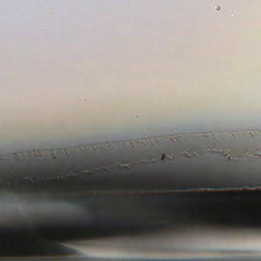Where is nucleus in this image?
Wrapping results in <instances>:
<instances>
[{
  "instance_id": "obj_19",
  "label": "nucleus",
  "mask_w": 261,
  "mask_h": 261,
  "mask_svg": "<svg viewBox=\"0 0 261 261\" xmlns=\"http://www.w3.org/2000/svg\"><path fill=\"white\" fill-rule=\"evenodd\" d=\"M96 200H97V201H100L101 199L98 198V199H96Z\"/></svg>"
},
{
  "instance_id": "obj_13",
  "label": "nucleus",
  "mask_w": 261,
  "mask_h": 261,
  "mask_svg": "<svg viewBox=\"0 0 261 261\" xmlns=\"http://www.w3.org/2000/svg\"><path fill=\"white\" fill-rule=\"evenodd\" d=\"M23 228L25 230H30L32 229V227L30 226H25Z\"/></svg>"
},
{
  "instance_id": "obj_2",
  "label": "nucleus",
  "mask_w": 261,
  "mask_h": 261,
  "mask_svg": "<svg viewBox=\"0 0 261 261\" xmlns=\"http://www.w3.org/2000/svg\"><path fill=\"white\" fill-rule=\"evenodd\" d=\"M168 213V212L166 210L160 211V215L161 220L154 221L151 224L150 227L155 234H159L162 229L168 228L170 225L168 221L164 220L167 217Z\"/></svg>"
},
{
  "instance_id": "obj_9",
  "label": "nucleus",
  "mask_w": 261,
  "mask_h": 261,
  "mask_svg": "<svg viewBox=\"0 0 261 261\" xmlns=\"http://www.w3.org/2000/svg\"><path fill=\"white\" fill-rule=\"evenodd\" d=\"M176 189L179 190V171L177 169L176 171Z\"/></svg>"
},
{
  "instance_id": "obj_11",
  "label": "nucleus",
  "mask_w": 261,
  "mask_h": 261,
  "mask_svg": "<svg viewBox=\"0 0 261 261\" xmlns=\"http://www.w3.org/2000/svg\"><path fill=\"white\" fill-rule=\"evenodd\" d=\"M0 230H3L6 232H11L14 230V228L12 227H5V228H1Z\"/></svg>"
},
{
  "instance_id": "obj_12",
  "label": "nucleus",
  "mask_w": 261,
  "mask_h": 261,
  "mask_svg": "<svg viewBox=\"0 0 261 261\" xmlns=\"http://www.w3.org/2000/svg\"><path fill=\"white\" fill-rule=\"evenodd\" d=\"M77 238L80 240H85L87 239V236L85 235L80 236Z\"/></svg>"
},
{
  "instance_id": "obj_20",
  "label": "nucleus",
  "mask_w": 261,
  "mask_h": 261,
  "mask_svg": "<svg viewBox=\"0 0 261 261\" xmlns=\"http://www.w3.org/2000/svg\"><path fill=\"white\" fill-rule=\"evenodd\" d=\"M217 9L218 10H219V9H220V7H219V6H218V7H217Z\"/></svg>"
},
{
  "instance_id": "obj_14",
  "label": "nucleus",
  "mask_w": 261,
  "mask_h": 261,
  "mask_svg": "<svg viewBox=\"0 0 261 261\" xmlns=\"http://www.w3.org/2000/svg\"><path fill=\"white\" fill-rule=\"evenodd\" d=\"M160 186L163 188H160L159 189L165 190V187H166V185L165 184H160Z\"/></svg>"
},
{
  "instance_id": "obj_4",
  "label": "nucleus",
  "mask_w": 261,
  "mask_h": 261,
  "mask_svg": "<svg viewBox=\"0 0 261 261\" xmlns=\"http://www.w3.org/2000/svg\"><path fill=\"white\" fill-rule=\"evenodd\" d=\"M230 194L236 195L241 198L246 200L261 199V190L229 192Z\"/></svg>"
},
{
  "instance_id": "obj_1",
  "label": "nucleus",
  "mask_w": 261,
  "mask_h": 261,
  "mask_svg": "<svg viewBox=\"0 0 261 261\" xmlns=\"http://www.w3.org/2000/svg\"><path fill=\"white\" fill-rule=\"evenodd\" d=\"M181 168V166H180ZM261 187V179L254 178H240L232 177H224L216 178L215 180L204 181L201 176H197L195 172L188 176L184 185L181 184V172H180V232L183 229L182 224V202L184 197L186 200L191 203H195L204 200L205 196L211 194L219 196L217 199L223 200L226 199V195L230 194L227 192H188L185 194L181 191L183 190H196L203 189L222 190L243 189L245 188H255Z\"/></svg>"
},
{
  "instance_id": "obj_16",
  "label": "nucleus",
  "mask_w": 261,
  "mask_h": 261,
  "mask_svg": "<svg viewBox=\"0 0 261 261\" xmlns=\"http://www.w3.org/2000/svg\"><path fill=\"white\" fill-rule=\"evenodd\" d=\"M117 232H118V231H117V230H115L113 231V232H112V233H113V234H116V233H117Z\"/></svg>"
},
{
  "instance_id": "obj_10",
  "label": "nucleus",
  "mask_w": 261,
  "mask_h": 261,
  "mask_svg": "<svg viewBox=\"0 0 261 261\" xmlns=\"http://www.w3.org/2000/svg\"><path fill=\"white\" fill-rule=\"evenodd\" d=\"M109 234V233H106V232H97L95 234V236L96 238H105L106 237H107Z\"/></svg>"
},
{
  "instance_id": "obj_15",
  "label": "nucleus",
  "mask_w": 261,
  "mask_h": 261,
  "mask_svg": "<svg viewBox=\"0 0 261 261\" xmlns=\"http://www.w3.org/2000/svg\"><path fill=\"white\" fill-rule=\"evenodd\" d=\"M81 201V199H74V200H71V201L73 203H77L79 202H80Z\"/></svg>"
},
{
  "instance_id": "obj_18",
  "label": "nucleus",
  "mask_w": 261,
  "mask_h": 261,
  "mask_svg": "<svg viewBox=\"0 0 261 261\" xmlns=\"http://www.w3.org/2000/svg\"><path fill=\"white\" fill-rule=\"evenodd\" d=\"M140 198H141L142 199H145V197H143V196L141 197Z\"/></svg>"
},
{
  "instance_id": "obj_8",
  "label": "nucleus",
  "mask_w": 261,
  "mask_h": 261,
  "mask_svg": "<svg viewBox=\"0 0 261 261\" xmlns=\"http://www.w3.org/2000/svg\"><path fill=\"white\" fill-rule=\"evenodd\" d=\"M59 250L60 252L65 254H72L73 253V250L72 249L64 246H60Z\"/></svg>"
},
{
  "instance_id": "obj_7",
  "label": "nucleus",
  "mask_w": 261,
  "mask_h": 261,
  "mask_svg": "<svg viewBox=\"0 0 261 261\" xmlns=\"http://www.w3.org/2000/svg\"><path fill=\"white\" fill-rule=\"evenodd\" d=\"M150 199L156 202L166 203L168 201V195L167 194H163L159 196L152 197Z\"/></svg>"
},
{
  "instance_id": "obj_3",
  "label": "nucleus",
  "mask_w": 261,
  "mask_h": 261,
  "mask_svg": "<svg viewBox=\"0 0 261 261\" xmlns=\"http://www.w3.org/2000/svg\"><path fill=\"white\" fill-rule=\"evenodd\" d=\"M105 224L113 228H117L121 227L136 228L139 226L138 223L130 220H107L105 222Z\"/></svg>"
},
{
  "instance_id": "obj_21",
  "label": "nucleus",
  "mask_w": 261,
  "mask_h": 261,
  "mask_svg": "<svg viewBox=\"0 0 261 261\" xmlns=\"http://www.w3.org/2000/svg\"><path fill=\"white\" fill-rule=\"evenodd\" d=\"M124 169H127V168L126 167H124Z\"/></svg>"
},
{
  "instance_id": "obj_6",
  "label": "nucleus",
  "mask_w": 261,
  "mask_h": 261,
  "mask_svg": "<svg viewBox=\"0 0 261 261\" xmlns=\"http://www.w3.org/2000/svg\"><path fill=\"white\" fill-rule=\"evenodd\" d=\"M96 217L94 215H91L89 217L86 218H81L80 220V222L84 224H87L88 225H91L96 220Z\"/></svg>"
},
{
  "instance_id": "obj_5",
  "label": "nucleus",
  "mask_w": 261,
  "mask_h": 261,
  "mask_svg": "<svg viewBox=\"0 0 261 261\" xmlns=\"http://www.w3.org/2000/svg\"><path fill=\"white\" fill-rule=\"evenodd\" d=\"M176 228L179 227V193L177 192L176 195Z\"/></svg>"
},
{
  "instance_id": "obj_17",
  "label": "nucleus",
  "mask_w": 261,
  "mask_h": 261,
  "mask_svg": "<svg viewBox=\"0 0 261 261\" xmlns=\"http://www.w3.org/2000/svg\"><path fill=\"white\" fill-rule=\"evenodd\" d=\"M24 192H27V193H32V191L30 190H27Z\"/></svg>"
}]
</instances>
